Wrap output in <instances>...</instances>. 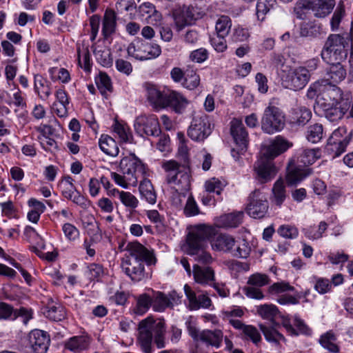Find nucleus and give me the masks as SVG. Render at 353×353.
I'll return each instance as SVG.
<instances>
[{
  "mask_svg": "<svg viewBox=\"0 0 353 353\" xmlns=\"http://www.w3.org/2000/svg\"><path fill=\"white\" fill-rule=\"evenodd\" d=\"M114 131L118 134L119 139L123 142H131L132 134L129 127L126 124L116 121L114 125Z\"/></svg>",
  "mask_w": 353,
  "mask_h": 353,
  "instance_id": "nucleus-53",
  "label": "nucleus"
},
{
  "mask_svg": "<svg viewBox=\"0 0 353 353\" xmlns=\"http://www.w3.org/2000/svg\"><path fill=\"white\" fill-rule=\"evenodd\" d=\"M192 275L194 281L203 285H212L215 281L214 270L210 266L195 264L192 267Z\"/></svg>",
  "mask_w": 353,
  "mask_h": 353,
  "instance_id": "nucleus-18",
  "label": "nucleus"
},
{
  "mask_svg": "<svg viewBox=\"0 0 353 353\" xmlns=\"http://www.w3.org/2000/svg\"><path fill=\"white\" fill-rule=\"evenodd\" d=\"M336 336L332 331L327 332L322 334L319 339V343L323 347L332 353L339 352L340 348L336 343Z\"/></svg>",
  "mask_w": 353,
  "mask_h": 353,
  "instance_id": "nucleus-39",
  "label": "nucleus"
},
{
  "mask_svg": "<svg viewBox=\"0 0 353 353\" xmlns=\"http://www.w3.org/2000/svg\"><path fill=\"white\" fill-rule=\"evenodd\" d=\"M151 305L152 306V298L145 294H141L137 299L136 312L143 314L148 311Z\"/></svg>",
  "mask_w": 353,
  "mask_h": 353,
  "instance_id": "nucleus-59",
  "label": "nucleus"
},
{
  "mask_svg": "<svg viewBox=\"0 0 353 353\" xmlns=\"http://www.w3.org/2000/svg\"><path fill=\"white\" fill-rule=\"evenodd\" d=\"M134 129L141 137H159L161 132L158 119L154 114L137 117L134 123Z\"/></svg>",
  "mask_w": 353,
  "mask_h": 353,
  "instance_id": "nucleus-12",
  "label": "nucleus"
},
{
  "mask_svg": "<svg viewBox=\"0 0 353 353\" xmlns=\"http://www.w3.org/2000/svg\"><path fill=\"white\" fill-rule=\"evenodd\" d=\"M94 55L97 61L104 67H110L112 65L113 60L111 57V52L108 49L96 50Z\"/></svg>",
  "mask_w": 353,
  "mask_h": 353,
  "instance_id": "nucleus-56",
  "label": "nucleus"
},
{
  "mask_svg": "<svg viewBox=\"0 0 353 353\" xmlns=\"http://www.w3.org/2000/svg\"><path fill=\"white\" fill-rule=\"evenodd\" d=\"M330 67L327 70L325 79L320 81L322 83L335 84L341 82L346 77V70L342 63H329Z\"/></svg>",
  "mask_w": 353,
  "mask_h": 353,
  "instance_id": "nucleus-22",
  "label": "nucleus"
},
{
  "mask_svg": "<svg viewBox=\"0 0 353 353\" xmlns=\"http://www.w3.org/2000/svg\"><path fill=\"white\" fill-rule=\"evenodd\" d=\"M243 218L242 211L223 214L216 219V225L219 228H236L242 223Z\"/></svg>",
  "mask_w": 353,
  "mask_h": 353,
  "instance_id": "nucleus-24",
  "label": "nucleus"
},
{
  "mask_svg": "<svg viewBox=\"0 0 353 353\" xmlns=\"http://www.w3.org/2000/svg\"><path fill=\"white\" fill-rule=\"evenodd\" d=\"M223 340V332L220 330H205L200 333L201 341L216 347H220Z\"/></svg>",
  "mask_w": 353,
  "mask_h": 353,
  "instance_id": "nucleus-32",
  "label": "nucleus"
},
{
  "mask_svg": "<svg viewBox=\"0 0 353 353\" xmlns=\"http://www.w3.org/2000/svg\"><path fill=\"white\" fill-rule=\"evenodd\" d=\"M325 117L330 122L340 121L347 110V104L320 105Z\"/></svg>",
  "mask_w": 353,
  "mask_h": 353,
  "instance_id": "nucleus-23",
  "label": "nucleus"
},
{
  "mask_svg": "<svg viewBox=\"0 0 353 353\" xmlns=\"http://www.w3.org/2000/svg\"><path fill=\"white\" fill-rule=\"evenodd\" d=\"M50 341L49 335L43 330H34L29 334V343L34 353H46Z\"/></svg>",
  "mask_w": 353,
  "mask_h": 353,
  "instance_id": "nucleus-17",
  "label": "nucleus"
},
{
  "mask_svg": "<svg viewBox=\"0 0 353 353\" xmlns=\"http://www.w3.org/2000/svg\"><path fill=\"white\" fill-rule=\"evenodd\" d=\"M144 88L147 99L152 106L159 108H165L167 92H161L155 85L149 83H145Z\"/></svg>",
  "mask_w": 353,
  "mask_h": 353,
  "instance_id": "nucleus-20",
  "label": "nucleus"
},
{
  "mask_svg": "<svg viewBox=\"0 0 353 353\" xmlns=\"http://www.w3.org/2000/svg\"><path fill=\"white\" fill-rule=\"evenodd\" d=\"M232 27V21L228 16L222 15L216 21L215 30L219 36L228 35Z\"/></svg>",
  "mask_w": 353,
  "mask_h": 353,
  "instance_id": "nucleus-50",
  "label": "nucleus"
},
{
  "mask_svg": "<svg viewBox=\"0 0 353 353\" xmlns=\"http://www.w3.org/2000/svg\"><path fill=\"white\" fill-rule=\"evenodd\" d=\"M301 165H299L298 167L294 168H288L286 180L289 184H296L308 175V169L301 168Z\"/></svg>",
  "mask_w": 353,
  "mask_h": 353,
  "instance_id": "nucleus-41",
  "label": "nucleus"
},
{
  "mask_svg": "<svg viewBox=\"0 0 353 353\" xmlns=\"http://www.w3.org/2000/svg\"><path fill=\"white\" fill-rule=\"evenodd\" d=\"M225 184L216 178H212L205 183V188L208 192H215L220 194Z\"/></svg>",
  "mask_w": 353,
  "mask_h": 353,
  "instance_id": "nucleus-63",
  "label": "nucleus"
},
{
  "mask_svg": "<svg viewBox=\"0 0 353 353\" xmlns=\"http://www.w3.org/2000/svg\"><path fill=\"white\" fill-rule=\"evenodd\" d=\"M268 202L264 193L255 190L250 194L246 210L250 216L261 219L268 212Z\"/></svg>",
  "mask_w": 353,
  "mask_h": 353,
  "instance_id": "nucleus-11",
  "label": "nucleus"
},
{
  "mask_svg": "<svg viewBox=\"0 0 353 353\" xmlns=\"http://www.w3.org/2000/svg\"><path fill=\"white\" fill-rule=\"evenodd\" d=\"M251 248L245 239L237 242L235 249L232 250V255L236 257L247 258L250 253Z\"/></svg>",
  "mask_w": 353,
  "mask_h": 353,
  "instance_id": "nucleus-58",
  "label": "nucleus"
},
{
  "mask_svg": "<svg viewBox=\"0 0 353 353\" xmlns=\"http://www.w3.org/2000/svg\"><path fill=\"white\" fill-rule=\"evenodd\" d=\"M254 170L256 179L261 183H265L271 181L277 172L273 161L262 157L255 163Z\"/></svg>",
  "mask_w": 353,
  "mask_h": 353,
  "instance_id": "nucleus-14",
  "label": "nucleus"
},
{
  "mask_svg": "<svg viewBox=\"0 0 353 353\" xmlns=\"http://www.w3.org/2000/svg\"><path fill=\"white\" fill-rule=\"evenodd\" d=\"M100 149L106 154L115 157L119 154V149L115 140L111 137L103 134L99 141Z\"/></svg>",
  "mask_w": 353,
  "mask_h": 353,
  "instance_id": "nucleus-33",
  "label": "nucleus"
},
{
  "mask_svg": "<svg viewBox=\"0 0 353 353\" xmlns=\"http://www.w3.org/2000/svg\"><path fill=\"white\" fill-rule=\"evenodd\" d=\"M257 312L263 319L270 321L273 324L279 315L277 307L272 304L260 305L257 308Z\"/></svg>",
  "mask_w": 353,
  "mask_h": 353,
  "instance_id": "nucleus-40",
  "label": "nucleus"
},
{
  "mask_svg": "<svg viewBox=\"0 0 353 353\" xmlns=\"http://www.w3.org/2000/svg\"><path fill=\"white\" fill-rule=\"evenodd\" d=\"M168 183L177 185L176 191H185L189 189L190 185V176L185 168L174 176L166 178Z\"/></svg>",
  "mask_w": 353,
  "mask_h": 353,
  "instance_id": "nucleus-27",
  "label": "nucleus"
},
{
  "mask_svg": "<svg viewBox=\"0 0 353 353\" xmlns=\"http://www.w3.org/2000/svg\"><path fill=\"white\" fill-rule=\"evenodd\" d=\"M184 292L189 301V307L190 310H196L200 307L208 308L212 304V301L208 295L203 294L197 296L188 284L184 285Z\"/></svg>",
  "mask_w": 353,
  "mask_h": 353,
  "instance_id": "nucleus-19",
  "label": "nucleus"
},
{
  "mask_svg": "<svg viewBox=\"0 0 353 353\" xmlns=\"http://www.w3.org/2000/svg\"><path fill=\"white\" fill-rule=\"evenodd\" d=\"M284 125V116L281 110L275 106L267 107L261 119L262 130L267 134H272L281 131Z\"/></svg>",
  "mask_w": 353,
  "mask_h": 353,
  "instance_id": "nucleus-7",
  "label": "nucleus"
},
{
  "mask_svg": "<svg viewBox=\"0 0 353 353\" xmlns=\"http://www.w3.org/2000/svg\"><path fill=\"white\" fill-rule=\"evenodd\" d=\"M119 168L123 175L111 172V176L117 184L124 188L129 185L136 186L138 179L145 172L144 164L132 154L122 158Z\"/></svg>",
  "mask_w": 353,
  "mask_h": 353,
  "instance_id": "nucleus-4",
  "label": "nucleus"
},
{
  "mask_svg": "<svg viewBox=\"0 0 353 353\" xmlns=\"http://www.w3.org/2000/svg\"><path fill=\"white\" fill-rule=\"evenodd\" d=\"M230 133L238 150L241 152H245L248 144V134L241 120L234 119L231 121Z\"/></svg>",
  "mask_w": 353,
  "mask_h": 353,
  "instance_id": "nucleus-16",
  "label": "nucleus"
},
{
  "mask_svg": "<svg viewBox=\"0 0 353 353\" xmlns=\"http://www.w3.org/2000/svg\"><path fill=\"white\" fill-rule=\"evenodd\" d=\"M321 56L322 59L327 63H342L347 57V50H322Z\"/></svg>",
  "mask_w": 353,
  "mask_h": 353,
  "instance_id": "nucleus-36",
  "label": "nucleus"
},
{
  "mask_svg": "<svg viewBox=\"0 0 353 353\" xmlns=\"http://www.w3.org/2000/svg\"><path fill=\"white\" fill-rule=\"evenodd\" d=\"M272 202L275 205L281 206L286 197L285 185L282 180H277L274 183L272 188Z\"/></svg>",
  "mask_w": 353,
  "mask_h": 353,
  "instance_id": "nucleus-47",
  "label": "nucleus"
},
{
  "mask_svg": "<svg viewBox=\"0 0 353 353\" xmlns=\"http://www.w3.org/2000/svg\"><path fill=\"white\" fill-rule=\"evenodd\" d=\"M96 84L101 93L104 94L108 91L112 90L111 79L108 75L104 72H100L95 79Z\"/></svg>",
  "mask_w": 353,
  "mask_h": 353,
  "instance_id": "nucleus-55",
  "label": "nucleus"
},
{
  "mask_svg": "<svg viewBox=\"0 0 353 353\" xmlns=\"http://www.w3.org/2000/svg\"><path fill=\"white\" fill-rule=\"evenodd\" d=\"M280 327L279 323H274L271 325L260 324L259 327L263 332L265 339L270 342L279 343L285 341V337L281 334L278 328Z\"/></svg>",
  "mask_w": 353,
  "mask_h": 353,
  "instance_id": "nucleus-28",
  "label": "nucleus"
},
{
  "mask_svg": "<svg viewBox=\"0 0 353 353\" xmlns=\"http://www.w3.org/2000/svg\"><path fill=\"white\" fill-rule=\"evenodd\" d=\"M201 79L196 70L194 69L186 70L185 79L182 82V86L188 90H194L200 85Z\"/></svg>",
  "mask_w": 353,
  "mask_h": 353,
  "instance_id": "nucleus-43",
  "label": "nucleus"
},
{
  "mask_svg": "<svg viewBox=\"0 0 353 353\" xmlns=\"http://www.w3.org/2000/svg\"><path fill=\"white\" fill-rule=\"evenodd\" d=\"M323 127L321 123L310 125L306 131V139L312 143H319L323 137Z\"/></svg>",
  "mask_w": 353,
  "mask_h": 353,
  "instance_id": "nucleus-42",
  "label": "nucleus"
},
{
  "mask_svg": "<svg viewBox=\"0 0 353 353\" xmlns=\"http://www.w3.org/2000/svg\"><path fill=\"white\" fill-rule=\"evenodd\" d=\"M347 145L329 137L325 150L327 154L332 155L333 158H335L345 152Z\"/></svg>",
  "mask_w": 353,
  "mask_h": 353,
  "instance_id": "nucleus-45",
  "label": "nucleus"
},
{
  "mask_svg": "<svg viewBox=\"0 0 353 353\" xmlns=\"http://www.w3.org/2000/svg\"><path fill=\"white\" fill-rule=\"evenodd\" d=\"M138 331L137 341L144 353H152L153 340L157 348L165 347L166 327L163 319L148 316L139 323Z\"/></svg>",
  "mask_w": 353,
  "mask_h": 353,
  "instance_id": "nucleus-3",
  "label": "nucleus"
},
{
  "mask_svg": "<svg viewBox=\"0 0 353 353\" xmlns=\"http://www.w3.org/2000/svg\"><path fill=\"white\" fill-rule=\"evenodd\" d=\"M12 315L14 316V319H16L18 316L23 317V321L25 324H26L28 321L32 317L30 311L24 307H21L19 310H14L12 307L9 304L4 302H1L0 320L8 319L10 316H12Z\"/></svg>",
  "mask_w": 353,
  "mask_h": 353,
  "instance_id": "nucleus-21",
  "label": "nucleus"
},
{
  "mask_svg": "<svg viewBox=\"0 0 353 353\" xmlns=\"http://www.w3.org/2000/svg\"><path fill=\"white\" fill-rule=\"evenodd\" d=\"M125 250L126 253L121 263L125 274L135 282L149 278L150 274L145 270L144 263L148 266L156 263L157 259L153 251L137 241L128 243Z\"/></svg>",
  "mask_w": 353,
  "mask_h": 353,
  "instance_id": "nucleus-1",
  "label": "nucleus"
},
{
  "mask_svg": "<svg viewBox=\"0 0 353 353\" xmlns=\"http://www.w3.org/2000/svg\"><path fill=\"white\" fill-rule=\"evenodd\" d=\"M89 345L88 340L82 336H73L65 343V347L76 352L85 350Z\"/></svg>",
  "mask_w": 353,
  "mask_h": 353,
  "instance_id": "nucleus-49",
  "label": "nucleus"
},
{
  "mask_svg": "<svg viewBox=\"0 0 353 353\" xmlns=\"http://www.w3.org/2000/svg\"><path fill=\"white\" fill-rule=\"evenodd\" d=\"M215 234L213 227L206 224L192 226L186 236L184 245L186 253L203 266H210L214 258L208 252L206 240Z\"/></svg>",
  "mask_w": 353,
  "mask_h": 353,
  "instance_id": "nucleus-2",
  "label": "nucleus"
},
{
  "mask_svg": "<svg viewBox=\"0 0 353 353\" xmlns=\"http://www.w3.org/2000/svg\"><path fill=\"white\" fill-rule=\"evenodd\" d=\"M294 290V288L285 281L274 283L268 288L269 293L273 295Z\"/></svg>",
  "mask_w": 353,
  "mask_h": 353,
  "instance_id": "nucleus-62",
  "label": "nucleus"
},
{
  "mask_svg": "<svg viewBox=\"0 0 353 353\" xmlns=\"http://www.w3.org/2000/svg\"><path fill=\"white\" fill-rule=\"evenodd\" d=\"M327 224L325 221H321L318 228L310 226L303 230L307 238L312 240L319 239L322 237L323 234L327 230Z\"/></svg>",
  "mask_w": 353,
  "mask_h": 353,
  "instance_id": "nucleus-52",
  "label": "nucleus"
},
{
  "mask_svg": "<svg viewBox=\"0 0 353 353\" xmlns=\"http://www.w3.org/2000/svg\"><path fill=\"white\" fill-rule=\"evenodd\" d=\"M108 195L119 198L125 207L131 209L136 208L139 205V200L130 192L119 191L113 188L109 190Z\"/></svg>",
  "mask_w": 353,
  "mask_h": 353,
  "instance_id": "nucleus-29",
  "label": "nucleus"
},
{
  "mask_svg": "<svg viewBox=\"0 0 353 353\" xmlns=\"http://www.w3.org/2000/svg\"><path fill=\"white\" fill-rule=\"evenodd\" d=\"M312 117L311 111L305 107H297L291 111L290 122L298 125H304Z\"/></svg>",
  "mask_w": 353,
  "mask_h": 353,
  "instance_id": "nucleus-31",
  "label": "nucleus"
},
{
  "mask_svg": "<svg viewBox=\"0 0 353 353\" xmlns=\"http://www.w3.org/2000/svg\"><path fill=\"white\" fill-rule=\"evenodd\" d=\"M311 74L305 67L299 66L290 69L282 76V84L284 88L294 91L303 89L309 82Z\"/></svg>",
  "mask_w": 353,
  "mask_h": 353,
  "instance_id": "nucleus-8",
  "label": "nucleus"
},
{
  "mask_svg": "<svg viewBox=\"0 0 353 353\" xmlns=\"http://www.w3.org/2000/svg\"><path fill=\"white\" fill-rule=\"evenodd\" d=\"M345 15V7L343 2H340L330 21L331 28L333 31L339 30L342 19Z\"/></svg>",
  "mask_w": 353,
  "mask_h": 353,
  "instance_id": "nucleus-54",
  "label": "nucleus"
},
{
  "mask_svg": "<svg viewBox=\"0 0 353 353\" xmlns=\"http://www.w3.org/2000/svg\"><path fill=\"white\" fill-rule=\"evenodd\" d=\"M335 3V0H299L294 11L300 19H303L305 11L310 10L315 17L323 18L332 12Z\"/></svg>",
  "mask_w": 353,
  "mask_h": 353,
  "instance_id": "nucleus-6",
  "label": "nucleus"
},
{
  "mask_svg": "<svg viewBox=\"0 0 353 353\" xmlns=\"http://www.w3.org/2000/svg\"><path fill=\"white\" fill-rule=\"evenodd\" d=\"M276 6V0H258L256 17L259 21H263L265 15Z\"/></svg>",
  "mask_w": 353,
  "mask_h": 353,
  "instance_id": "nucleus-46",
  "label": "nucleus"
},
{
  "mask_svg": "<svg viewBox=\"0 0 353 353\" xmlns=\"http://www.w3.org/2000/svg\"><path fill=\"white\" fill-rule=\"evenodd\" d=\"M318 153V150L303 149L298 157V162L304 166L312 165L319 158Z\"/></svg>",
  "mask_w": 353,
  "mask_h": 353,
  "instance_id": "nucleus-48",
  "label": "nucleus"
},
{
  "mask_svg": "<svg viewBox=\"0 0 353 353\" xmlns=\"http://www.w3.org/2000/svg\"><path fill=\"white\" fill-rule=\"evenodd\" d=\"M317 92L316 101L319 105L346 104L343 101L342 90L334 84L318 81L307 92L308 96L313 97Z\"/></svg>",
  "mask_w": 353,
  "mask_h": 353,
  "instance_id": "nucleus-5",
  "label": "nucleus"
},
{
  "mask_svg": "<svg viewBox=\"0 0 353 353\" xmlns=\"http://www.w3.org/2000/svg\"><path fill=\"white\" fill-rule=\"evenodd\" d=\"M352 130L348 131L345 127L341 126L336 129L330 138L348 145L352 139Z\"/></svg>",
  "mask_w": 353,
  "mask_h": 353,
  "instance_id": "nucleus-51",
  "label": "nucleus"
},
{
  "mask_svg": "<svg viewBox=\"0 0 353 353\" xmlns=\"http://www.w3.org/2000/svg\"><path fill=\"white\" fill-rule=\"evenodd\" d=\"M139 192L142 199L150 204H154L157 201V193L151 181L144 178L139 184Z\"/></svg>",
  "mask_w": 353,
  "mask_h": 353,
  "instance_id": "nucleus-30",
  "label": "nucleus"
},
{
  "mask_svg": "<svg viewBox=\"0 0 353 353\" xmlns=\"http://www.w3.org/2000/svg\"><path fill=\"white\" fill-rule=\"evenodd\" d=\"M347 45L348 43L346 41L345 38L340 34H331L325 41L322 50H332V51H333L334 50H347L346 48V46Z\"/></svg>",
  "mask_w": 353,
  "mask_h": 353,
  "instance_id": "nucleus-38",
  "label": "nucleus"
},
{
  "mask_svg": "<svg viewBox=\"0 0 353 353\" xmlns=\"http://www.w3.org/2000/svg\"><path fill=\"white\" fill-rule=\"evenodd\" d=\"M117 26V15L114 10L107 9L104 14L102 32L107 37L115 31Z\"/></svg>",
  "mask_w": 353,
  "mask_h": 353,
  "instance_id": "nucleus-35",
  "label": "nucleus"
},
{
  "mask_svg": "<svg viewBox=\"0 0 353 353\" xmlns=\"http://www.w3.org/2000/svg\"><path fill=\"white\" fill-rule=\"evenodd\" d=\"M46 314L48 318L54 321H61L65 317L64 310L60 305H52L48 307V310L46 312Z\"/></svg>",
  "mask_w": 353,
  "mask_h": 353,
  "instance_id": "nucleus-64",
  "label": "nucleus"
},
{
  "mask_svg": "<svg viewBox=\"0 0 353 353\" xmlns=\"http://www.w3.org/2000/svg\"><path fill=\"white\" fill-rule=\"evenodd\" d=\"M212 132L209 117L205 114L194 117L188 130V137L193 141H204Z\"/></svg>",
  "mask_w": 353,
  "mask_h": 353,
  "instance_id": "nucleus-10",
  "label": "nucleus"
},
{
  "mask_svg": "<svg viewBox=\"0 0 353 353\" xmlns=\"http://www.w3.org/2000/svg\"><path fill=\"white\" fill-rule=\"evenodd\" d=\"M270 279L265 274L256 273L252 274L248 281L249 286L243 288L245 294L251 299H262L264 297L261 288L269 284Z\"/></svg>",
  "mask_w": 353,
  "mask_h": 353,
  "instance_id": "nucleus-13",
  "label": "nucleus"
},
{
  "mask_svg": "<svg viewBox=\"0 0 353 353\" xmlns=\"http://www.w3.org/2000/svg\"><path fill=\"white\" fill-rule=\"evenodd\" d=\"M49 83L41 75H34V88L35 92L42 100L47 99L52 94Z\"/></svg>",
  "mask_w": 353,
  "mask_h": 353,
  "instance_id": "nucleus-34",
  "label": "nucleus"
},
{
  "mask_svg": "<svg viewBox=\"0 0 353 353\" xmlns=\"http://www.w3.org/2000/svg\"><path fill=\"white\" fill-rule=\"evenodd\" d=\"M161 166L167 172L166 178L175 175L178 173V171H181L186 168L185 165H181L174 160L165 161L162 163Z\"/></svg>",
  "mask_w": 353,
  "mask_h": 353,
  "instance_id": "nucleus-57",
  "label": "nucleus"
},
{
  "mask_svg": "<svg viewBox=\"0 0 353 353\" xmlns=\"http://www.w3.org/2000/svg\"><path fill=\"white\" fill-rule=\"evenodd\" d=\"M278 234L285 239H296L299 235L298 229L290 225H282L277 230Z\"/></svg>",
  "mask_w": 353,
  "mask_h": 353,
  "instance_id": "nucleus-60",
  "label": "nucleus"
},
{
  "mask_svg": "<svg viewBox=\"0 0 353 353\" xmlns=\"http://www.w3.org/2000/svg\"><path fill=\"white\" fill-rule=\"evenodd\" d=\"M24 235L30 243H35L37 246L44 248L42 238L32 227L26 226L24 230Z\"/></svg>",
  "mask_w": 353,
  "mask_h": 353,
  "instance_id": "nucleus-61",
  "label": "nucleus"
},
{
  "mask_svg": "<svg viewBox=\"0 0 353 353\" xmlns=\"http://www.w3.org/2000/svg\"><path fill=\"white\" fill-rule=\"evenodd\" d=\"M128 56L140 61L151 59L159 57L161 52L157 44H151L143 40L130 43L128 48Z\"/></svg>",
  "mask_w": 353,
  "mask_h": 353,
  "instance_id": "nucleus-9",
  "label": "nucleus"
},
{
  "mask_svg": "<svg viewBox=\"0 0 353 353\" xmlns=\"http://www.w3.org/2000/svg\"><path fill=\"white\" fill-rule=\"evenodd\" d=\"M61 188L62 189V194L65 198L72 201L74 203L83 208L86 206L85 199L77 191L74 185L68 187L61 186Z\"/></svg>",
  "mask_w": 353,
  "mask_h": 353,
  "instance_id": "nucleus-37",
  "label": "nucleus"
},
{
  "mask_svg": "<svg viewBox=\"0 0 353 353\" xmlns=\"http://www.w3.org/2000/svg\"><path fill=\"white\" fill-rule=\"evenodd\" d=\"M290 146L286 140L281 137H276L269 145L262 147L261 157L272 161L275 157L285 152Z\"/></svg>",
  "mask_w": 353,
  "mask_h": 353,
  "instance_id": "nucleus-15",
  "label": "nucleus"
},
{
  "mask_svg": "<svg viewBox=\"0 0 353 353\" xmlns=\"http://www.w3.org/2000/svg\"><path fill=\"white\" fill-rule=\"evenodd\" d=\"M236 241L232 236L221 234L212 241L211 246L215 251L232 253Z\"/></svg>",
  "mask_w": 353,
  "mask_h": 353,
  "instance_id": "nucleus-25",
  "label": "nucleus"
},
{
  "mask_svg": "<svg viewBox=\"0 0 353 353\" xmlns=\"http://www.w3.org/2000/svg\"><path fill=\"white\" fill-rule=\"evenodd\" d=\"M152 307L157 312H163L168 307H172L170 299L163 293L157 292L152 298Z\"/></svg>",
  "mask_w": 353,
  "mask_h": 353,
  "instance_id": "nucleus-44",
  "label": "nucleus"
},
{
  "mask_svg": "<svg viewBox=\"0 0 353 353\" xmlns=\"http://www.w3.org/2000/svg\"><path fill=\"white\" fill-rule=\"evenodd\" d=\"M165 107H171L176 112H181L187 105L188 100L179 92L176 91L167 92Z\"/></svg>",
  "mask_w": 353,
  "mask_h": 353,
  "instance_id": "nucleus-26",
  "label": "nucleus"
}]
</instances>
